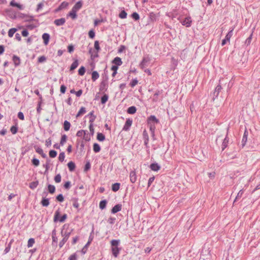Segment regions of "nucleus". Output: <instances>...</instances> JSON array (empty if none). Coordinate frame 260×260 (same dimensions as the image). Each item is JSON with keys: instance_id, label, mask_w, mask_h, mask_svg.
Segmentation results:
<instances>
[{"instance_id": "1", "label": "nucleus", "mask_w": 260, "mask_h": 260, "mask_svg": "<svg viewBox=\"0 0 260 260\" xmlns=\"http://www.w3.org/2000/svg\"><path fill=\"white\" fill-rule=\"evenodd\" d=\"M120 242V240H112L110 242L112 254L115 257H117L119 254L121 248L118 246Z\"/></svg>"}, {"instance_id": "2", "label": "nucleus", "mask_w": 260, "mask_h": 260, "mask_svg": "<svg viewBox=\"0 0 260 260\" xmlns=\"http://www.w3.org/2000/svg\"><path fill=\"white\" fill-rule=\"evenodd\" d=\"M67 218V215L66 214H63L60 216V211L59 209H58L54 213L53 220L55 222L59 221L60 222H63Z\"/></svg>"}, {"instance_id": "3", "label": "nucleus", "mask_w": 260, "mask_h": 260, "mask_svg": "<svg viewBox=\"0 0 260 260\" xmlns=\"http://www.w3.org/2000/svg\"><path fill=\"white\" fill-rule=\"evenodd\" d=\"M72 231L73 230H71L70 231H68V230H66V231H61V235L62 237H63V239L59 243V246L60 248H61L69 239Z\"/></svg>"}, {"instance_id": "4", "label": "nucleus", "mask_w": 260, "mask_h": 260, "mask_svg": "<svg viewBox=\"0 0 260 260\" xmlns=\"http://www.w3.org/2000/svg\"><path fill=\"white\" fill-rule=\"evenodd\" d=\"M107 73V71H106ZM104 73L106 74V70L104 71ZM108 76L107 74H105V77L104 79L102 81L100 85V91L102 92H105L107 91L108 87Z\"/></svg>"}, {"instance_id": "5", "label": "nucleus", "mask_w": 260, "mask_h": 260, "mask_svg": "<svg viewBox=\"0 0 260 260\" xmlns=\"http://www.w3.org/2000/svg\"><path fill=\"white\" fill-rule=\"evenodd\" d=\"M18 17L20 18L23 19L25 22H30L35 20L33 16L28 15L23 13H19Z\"/></svg>"}, {"instance_id": "6", "label": "nucleus", "mask_w": 260, "mask_h": 260, "mask_svg": "<svg viewBox=\"0 0 260 260\" xmlns=\"http://www.w3.org/2000/svg\"><path fill=\"white\" fill-rule=\"evenodd\" d=\"M150 60V58L148 56H144L139 64L140 68L144 70L147 66V63L149 62Z\"/></svg>"}, {"instance_id": "7", "label": "nucleus", "mask_w": 260, "mask_h": 260, "mask_svg": "<svg viewBox=\"0 0 260 260\" xmlns=\"http://www.w3.org/2000/svg\"><path fill=\"white\" fill-rule=\"evenodd\" d=\"M234 30V28H232L231 30H230L226 35L225 38L222 40L221 46H223L225 45L227 42H230V39L233 36V32Z\"/></svg>"}, {"instance_id": "8", "label": "nucleus", "mask_w": 260, "mask_h": 260, "mask_svg": "<svg viewBox=\"0 0 260 260\" xmlns=\"http://www.w3.org/2000/svg\"><path fill=\"white\" fill-rule=\"evenodd\" d=\"M147 121L148 124L154 123L156 124L159 122V120L154 115H151L148 117Z\"/></svg>"}, {"instance_id": "9", "label": "nucleus", "mask_w": 260, "mask_h": 260, "mask_svg": "<svg viewBox=\"0 0 260 260\" xmlns=\"http://www.w3.org/2000/svg\"><path fill=\"white\" fill-rule=\"evenodd\" d=\"M181 24L186 27H190L191 25L192 21L190 17H187L182 21Z\"/></svg>"}, {"instance_id": "10", "label": "nucleus", "mask_w": 260, "mask_h": 260, "mask_svg": "<svg viewBox=\"0 0 260 260\" xmlns=\"http://www.w3.org/2000/svg\"><path fill=\"white\" fill-rule=\"evenodd\" d=\"M133 123V120L132 119L128 118L126 119L125 124L122 128L123 131H127L129 129L130 127L131 126Z\"/></svg>"}, {"instance_id": "11", "label": "nucleus", "mask_w": 260, "mask_h": 260, "mask_svg": "<svg viewBox=\"0 0 260 260\" xmlns=\"http://www.w3.org/2000/svg\"><path fill=\"white\" fill-rule=\"evenodd\" d=\"M143 139L144 140V145L146 147H148L149 143V136L146 129L144 130L143 132Z\"/></svg>"}, {"instance_id": "12", "label": "nucleus", "mask_w": 260, "mask_h": 260, "mask_svg": "<svg viewBox=\"0 0 260 260\" xmlns=\"http://www.w3.org/2000/svg\"><path fill=\"white\" fill-rule=\"evenodd\" d=\"M122 206L121 204H116L111 209V213L112 214H115L117 212L121 210Z\"/></svg>"}, {"instance_id": "13", "label": "nucleus", "mask_w": 260, "mask_h": 260, "mask_svg": "<svg viewBox=\"0 0 260 260\" xmlns=\"http://www.w3.org/2000/svg\"><path fill=\"white\" fill-rule=\"evenodd\" d=\"M130 181L134 183L137 181V175L135 171H132L129 173Z\"/></svg>"}, {"instance_id": "14", "label": "nucleus", "mask_w": 260, "mask_h": 260, "mask_svg": "<svg viewBox=\"0 0 260 260\" xmlns=\"http://www.w3.org/2000/svg\"><path fill=\"white\" fill-rule=\"evenodd\" d=\"M66 22V19L64 18L56 19L54 20V24L57 26H60L63 25Z\"/></svg>"}, {"instance_id": "15", "label": "nucleus", "mask_w": 260, "mask_h": 260, "mask_svg": "<svg viewBox=\"0 0 260 260\" xmlns=\"http://www.w3.org/2000/svg\"><path fill=\"white\" fill-rule=\"evenodd\" d=\"M42 39L45 45H48L50 39V35L48 33H44L42 35Z\"/></svg>"}, {"instance_id": "16", "label": "nucleus", "mask_w": 260, "mask_h": 260, "mask_svg": "<svg viewBox=\"0 0 260 260\" xmlns=\"http://www.w3.org/2000/svg\"><path fill=\"white\" fill-rule=\"evenodd\" d=\"M149 167H150V169L153 171H157L160 168V166L157 163H156V162L151 164L150 165Z\"/></svg>"}, {"instance_id": "17", "label": "nucleus", "mask_w": 260, "mask_h": 260, "mask_svg": "<svg viewBox=\"0 0 260 260\" xmlns=\"http://www.w3.org/2000/svg\"><path fill=\"white\" fill-rule=\"evenodd\" d=\"M229 139L228 137V136L225 137V138L224 139L222 145H221V149L222 151H223L226 147L228 146V144L229 143Z\"/></svg>"}, {"instance_id": "18", "label": "nucleus", "mask_w": 260, "mask_h": 260, "mask_svg": "<svg viewBox=\"0 0 260 260\" xmlns=\"http://www.w3.org/2000/svg\"><path fill=\"white\" fill-rule=\"evenodd\" d=\"M49 199L43 197L41 201V204L43 207H47L49 205Z\"/></svg>"}, {"instance_id": "19", "label": "nucleus", "mask_w": 260, "mask_h": 260, "mask_svg": "<svg viewBox=\"0 0 260 260\" xmlns=\"http://www.w3.org/2000/svg\"><path fill=\"white\" fill-rule=\"evenodd\" d=\"M112 63H114L115 66H119L122 63L121 59L119 57H116L112 61Z\"/></svg>"}, {"instance_id": "20", "label": "nucleus", "mask_w": 260, "mask_h": 260, "mask_svg": "<svg viewBox=\"0 0 260 260\" xmlns=\"http://www.w3.org/2000/svg\"><path fill=\"white\" fill-rule=\"evenodd\" d=\"M221 89H222V87L220 85H217V86L216 87V88L214 90V93H213L214 96L215 98L218 97L219 93L220 92Z\"/></svg>"}, {"instance_id": "21", "label": "nucleus", "mask_w": 260, "mask_h": 260, "mask_svg": "<svg viewBox=\"0 0 260 260\" xmlns=\"http://www.w3.org/2000/svg\"><path fill=\"white\" fill-rule=\"evenodd\" d=\"M94 111H92L90 112L88 116H90L89 121V122L90 124H93V122L94 121L95 119H96V116L94 115Z\"/></svg>"}, {"instance_id": "22", "label": "nucleus", "mask_w": 260, "mask_h": 260, "mask_svg": "<svg viewBox=\"0 0 260 260\" xmlns=\"http://www.w3.org/2000/svg\"><path fill=\"white\" fill-rule=\"evenodd\" d=\"M79 65V61L78 59H75L74 62L72 63L70 67V71H74L75 69L77 68Z\"/></svg>"}, {"instance_id": "23", "label": "nucleus", "mask_w": 260, "mask_h": 260, "mask_svg": "<svg viewBox=\"0 0 260 260\" xmlns=\"http://www.w3.org/2000/svg\"><path fill=\"white\" fill-rule=\"evenodd\" d=\"M12 59L16 67L18 66L20 64V58L17 56L14 55Z\"/></svg>"}, {"instance_id": "24", "label": "nucleus", "mask_w": 260, "mask_h": 260, "mask_svg": "<svg viewBox=\"0 0 260 260\" xmlns=\"http://www.w3.org/2000/svg\"><path fill=\"white\" fill-rule=\"evenodd\" d=\"M72 201L73 202V206L79 210V204L78 203V198H72Z\"/></svg>"}, {"instance_id": "25", "label": "nucleus", "mask_w": 260, "mask_h": 260, "mask_svg": "<svg viewBox=\"0 0 260 260\" xmlns=\"http://www.w3.org/2000/svg\"><path fill=\"white\" fill-rule=\"evenodd\" d=\"M247 136H248V133L246 131H245L244 133V135H243V136L242 138V142H241L242 147H243L246 144V143L247 140Z\"/></svg>"}, {"instance_id": "26", "label": "nucleus", "mask_w": 260, "mask_h": 260, "mask_svg": "<svg viewBox=\"0 0 260 260\" xmlns=\"http://www.w3.org/2000/svg\"><path fill=\"white\" fill-rule=\"evenodd\" d=\"M82 5L83 4L81 1H78L75 4V5L73 6L72 8L75 10L76 11H78L82 8Z\"/></svg>"}, {"instance_id": "27", "label": "nucleus", "mask_w": 260, "mask_h": 260, "mask_svg": "<svg viewBox=\"0 0 260 260\" xmlns=\"http://www.w3.org/2000/svg\"><path fill=\"white\" fill-rule=\"evenodd\" d=\"M67 165L70 172H73L75 170L76 165L73 161H70L69 162H68Z\"/></svg>"}, {"instance_id": "28", "label": "nucleus", "mask_w": 260, "mask_h": 260, "mask_svg": "<svg viewBox=\"0 0 260 260\" xmlns=\"http://www.w3.org/2000/svg\"><path fill=\"white\" fill-rule=\"evenodd\" d=\"M52 244L55 243L56 244L57 243V238L56 236V230L54 229L52 232Z\"/></svg>"}, {"instance_id": "29", "label": "nucleus", "mask_w": 260, "mask_h": 260, "mask_svg": "<svg viewBox=\"0 0 260 260\" xmlns=\"http://www.w3.org/2000/svg\"><path fill=\"white\" fill-rule=\"evenodd\" d=\"M162 90H157L155 93L153 95V98L152 101L154 102H156L158 101V96L162 93Z\"/></svg>"}, {"instance_id": "30", "label": "nucleus", "mask_w": 260, "mask_h": 260, "mask_svg": "<svg viewBox=\"0 0 260 260\" xmlns=\"http://www.w3.org/2000/svg\"><path fill=\"white\" fill-rule=\"evenodd\" d=\"M136 111H137L136 107L135 106H133L129 107L127 109V113L130 114H133L136 112Z\"/></svg>"}, {"instance_id": "31", "label": "nucleus", "mask_w": 260, "mask_h": 260, "mask_svg": "<svg viewBox=\"0 0 260 260\" xmlns=\"http://www.w3.org/2000/svg\"><path fill=\"white\" fill-rule=\"evenodd\" d=\"M96 139L98 141L103 142L105 140V136L101 133H98Z\"/></svg>"}, {"instance_id": "32", "label": "nucleus", "mask_w": 260, "mask_h": 260, "mask_svg": "<svg viewBox=\"0 0 260 260\" xmlns=\"http://www.w3.org/2000/svg\"><path fill=\"white\" fill-rule=\"evenodd\" d=\"M77 12V11L72 8L69 14V16L71 17L73 19H75L77 18V16L76 14Z\"/></svg>"}, {"instance_id": "33", "label": "nucleus", "mask_w": 260, "mask_h": 260, "mask_svg": "<svg viewBox=\"0 0 260 260\" xmlns=\"http://www.w3.org/2000/svg\"><path fill=\"white\" fill-rule=\"evenodd\" d=\"M120 184L119 183H115L112 186V190L116 192L119 189Z\"/></svg>"}, {"instance_id": "34", "label": "nucleus", "mask_w": 260, "mask_h": 260, "mask_svg": "<svg viewBox=\"0 0 260 260\" xmlns=\"http://www.w3.org/2000/svg\"><path fill=\"white\" fill-rule=\"evenodd\" d=\"M107 203V202L106 200H104L100 201V204H99L100 208L101 210L104 209L106 207Z\"/></svg>"}, {"instance_id": "35", "label": "nucleus", "mask_w": 260, "mask_h": 260, "mask_svg": "<svg viewBox=\"0 0 260 260\" xmlns=\"http://www.w3.org/2000/svg\"><path fill=\"white\" fill-rule=\"evenodd\" d=\"M99 77V74L97 71H93L91 74V78L93 81H95Z\"/></svg>"}, {"instance_id": "36", "label": "nucleus", "mask_w": 260, "mask_h": 260, "mask_svg": "<svg viewBox=\"0 0 260 260\" xmlns=\"http://www.w3.org/2000/svg\"><path fill=\"white\" fill-rule=\"evenodd\" d=\"M70 127H71L70 123L68 121L65 120L64 121V123H63V128H64V131H69L70 128Z\"/></svg>"}, {"instance_id": "37", "label": "nucleus", "mask_w": 260, "mask_h": 260, "mask_svg": "<svg viewBox=\"0 0 260 260\" xmlns=\"http://www.w3.org/2000/svg\"><path fill=\"white\" fill-rule=\"evenodd\" d=\"M93 150L94 152L98 153L101 150V147L98 143H94L93 145Z\"/></svg>"}, {"instance_id": "38", "label": "nucleus", "mask_w": 260, "mask_h": 260, "mask_svg": "<svg viewBox=\"0 0 260 260\" xmlns=\"http://www.w3.org/2000/svg\"><path fill=\"white\" fill-rule=\"evenodd\" d=\"M109 96L108 94H104L102 97L101 102L102 104H105L108 100Z\"/></svg>"}, {"instance_id": "39", "label": "nucleus", "mask_w": 260, "mask_h": 260, "mask_svg": "<svg viewBox=\"0 0 260 260\" xmlns=\"http://www.w3.org/2000/svg\"><path fill=\"white\" fill-rule=\"evenodd\" d=\"M48 190L50 193L53 194L55 192V187L53 185L48 184Z\"/></svg>"}, {"instance_id": "40", "label": "nucleus", "mask_w": 260, "mask_h": 260, "mask_svg": "<svg viewBox=\"0 0 260 260\" xmlns=\"http://www.w3.org/2000/svg\"><path fill=\"white\" fill-rule=\"evenodd\" d=\"M67 140V136L66 135L64 134L61 136L60 142V145L61 146H63L64 143L66 142Z\"/></svg>"}, {"instance_id": "41", "label": "nucleus", "mask_w": 260, "mask_h": 260, "mask_svg": "<svg viewBox=\"0 0 260 260\" xmlns=\"http://www.w3.org/2000/svg\"><path fill=\"white\" fill-rule=\"evenodd\" d=\"M243 193H244L243 189H241L238 193V194L234 200V203L236 202L237 201L239 200V199H240L242 197Z\"/></svg>"}, {"instance_id": "42", "label": "nucleus", "mask_w": 260, "mask_h": 260, "mask_svg": "<svg viewBox=\"0 0 260 260\" xmlns=\"http://www.w3.org/2000/svg\"><path fill=\"white\" fill-rule=\"evenodd\" d=\"M86 113V109L85 107H82L79 110V111H78L77 114V117H78V116H80L84 114H85Z\"/></svg>"}, {"instance_id": "43", "label": "nucleus", "mask_w": 260, "mask_h": 260, "mask_svg": "<svg viewBox=\"0 0 260 260\" xmlns=\"http://www.w3.org/2000/svg\"><path fill=\"white\" fill-rule=\"evenodd\" d=\"M91 168V165L89 160H87L86 162V164L85 165L84 168V172H87Z\"/></svg>"}, {"instance_id": "44", "label": "nucleus", "mask_w": 260, "mask_h": 260, "mask_svg": "<svg viewBox=\"0 0 260 260\" xmlns=\"http://www.w3.org/2000/svg\"><path fill=\"white\" fill-rule=\"evenodd\" d=\"M17 31V29L15 28H12L9 29L8 31V36L11 38L13 36L14 33Z\"/></svg>"}, {"instance_id": "45", "label": "nucleus", "mask_w": 260, "mask_h": 260, "mask_svg": "<svg viewBox=\"0 0 260 260\" xmlns=\"http://www.w3.org/2000/svg\"><path fill=\"white\" fill-rule=\"evenodd\" d=\"M118 70V67L115 65H113L111 67V70L113 71V73L112 74V77H115L116 74H117V71Z\"/></svg>"}, {"instance_id": "46", "label": "nucleus", "mask_w": 260, "mask_h": 260, "mask_svg": "<svg viewBox=\"0 0 260 260\" xmlns=\"http://www.w3.org/2000/svg\"><path fill=\"white\" fill-rule=\"evenodd\" d=\"M85 73V68L83 66H81L78 70V74L80 76H83Z\"/></svg>"}, {"instance_id": "47", "label": "nucleus", "mask_w": 260, "mask_h": 260, "mask_svg": "<svg viewBox=\"0 0 260 260\" xmlns=\"http://www.w3.org/2000/svg\"><path fill=\"white\" fill-rule=\"evenodd\" d=\"M119 17L121 19L126 18L127 17L126 12L124 10H122L119 14Z\"/></svg>"}, {"instance_id": "48", "label": "nucleus", "mask_w": 260, "mask_h": 260, "mask_svg": "<svg viewBox=\"0 0 260 260\" xmlns=\"http://www.w3.org/2000/svg\"><path fill=\"white\" fill-rule=\"evenodd\" d=\"M38 184H39L38 181L32 182L29 184V187L31 189H34L37 187Z\"/></svg>"}, {"instance_id": "49", "label": "nucleus", "mask_w": 260, "mask_h": 260, "mask_svg": "<svg viewBox=\"0 0 260 260\" xmlns=\"http://www.w3.org/2000/svg\"><path fill=\"white\" fill-rule=\"evenodd\" d=\"M49 155L50 157L54 158L57 155V152L54 150H51L49 152Z\"/></svg>"}, {"instance_id": "50", "label": "nucleus", "mask_w": 260, "mask_h": 260, "mask_svg": "<svg viewBox=\"0 0 260 260\" xmlns=\"http://www.w3.org/2000/svg\"><path fill=\"white\" fill-rule=\"evenodd\" d=\"M10 131L12 134H16L18 132V127L16 125L12 126L10 128Z\"/></svg>"}, {"instance_id": "51", "label": "nucleus", "mask_w": 260, "mask_h": 260, "mask_svg": "<svg viewBox=\"0 0 260 260\" xmlns=\"http://www.w3.org/2000/svg\"><path fill=\"white\" fill-rule=\"evenodd\" d=\"M35 239L34 238H30L27 242V247L28 248L31 247L35 243Z\"/></svg>"}, {"instance_id": "52", "label": "nucleus", "mask_w": 260, "mask_h": 260, "mask_svg": "<svg viewBox=\"0 0 260 260\" xmlns=\"http://www.w3.org/2000/svg\"><path fill=\"white\" fill-rule=\"evenodd\" d=\"M86 131L84 130H80L78 131L76 134V136L79 137H81L82 136L85 135L86 134Z\"/></svg>"}, {"instance_id": "53", "label": "nucleus", "mask_w": 260, "mask_h": 260, "mask_svg": "<svg viewBox=\"0 0 260 260\" xmlns=\"http://www.w3.org/2000/svg\"><path fill=\"white\" fill-rule=\"evenodd\" d=\"M54 181L56 183H60L61 180V177L60 174L56 175L54 177Z\"/></svg>"}, {"instance_id": "54", "label": "nucleus", "mask_w": 260, "mask_h": 260, "mask_svg": "<svg viewBox=\"0 0 260 260\" xmlns=\"http://www.w3.org/2000/svg\"><path fill=\"white\" fill-rule=\"evenodd\" d=\"M77 145H80V149L81 151H83L84 147V144L82 141H80L79 140H77Z\"/></svg>"}, {"instance_id": "55", "label": "nucleus", "mask_w": 260, "mask_h": 260, "mask_svg": "<svg viewBox=\"0 0 260 260\" xmlns=\"http://www.w3.org/2000/svg\"><path fill=\"white\" fill-rule=\"evenodd\" d=\"M65 158V154L64 152H60L59 155L58 160L60 162H62Z\"/></svg>"}, {"instance_id": "56", "label": "nucleus", "mask_w": 260, "mask_h": 260, "mask_svg": "<svg viewBox=\"0 0 260 260\" xmlns=\"http://www.w3.org/2000/svg\"><path fill=\"white\" fill-rule=\"evenodd\" d=\"M31 162L36 167L38 166L40 164L39 160L36 158H32V159L31 160Z\"/></svg>"}, {"instance_id": "57", "label": "nucleus", "mask_w": 260, "mask_h": 260, "mask_svg": "<svg viewBox=\"0 0 260 260\" xmlns=\"http://www.w3.org/2000/svg\"><path fill=\"white\" fill-rule=\"evenodd\" d=\"M132 17L135 20H138L140 19L139 15L137 12L133 13L132 14Z\"/></svg>"}, {"instance_id": "58", "label": "nucleus", "mask_w": 260, "mask_h": 260, "mask_svg": "<svg viewBox=\"0 0 260 260\" xmlns=\"http://www.w3.org/2000/svg\"><path fill=\"white\" fill-rule=\"evenodd\" d=\"M138 80L136 78V79H134L131 82L130 86L132 87H134V86H135L138 84Z\"/></svg>"}, {"instance_id": "59", "label": "nucleus", "mask_w": 260, "mask_h": 260, "mask_svg": "<svg viewBox=\"0 0 260 260\" xmlns=\"http://www.w3.org/2000/svg\"><path fill=\"white\" fill-rule=\"evenodd\" d=\"M56 199L59 202H62L64 201V197L62 194H59L56 197Z\"/></svg>"}, {"instance_id": "60", "label": "nucleus", "mask_w": 260, "mask_h": 260, "mask_svg": "<svg viewBox=\"0 0 260 260\" xmlns=\"http://www.w3.org/2000/svg\"><path fill=\"white\" fill-rule=\"evenodd\" d=\"M148 124L149 126V129H150V132H155V130L156 128L155 124L153 123V124Z\"/></svg>"}, {"instance_id": "61", "label": "nucleus", "mask_w": 260, "mask_h": 260, "mask_svg": "<svg viewBox=\"0 0 260 260\" xmlns=\"http://www.w3.org/2000/svg\"><path fill=\"white\" fill-rule=\"evenodd\" d=\"M94 48L97 51V52H99L101 48H100V47L99 45V42L98 41H95L94 42Z\"/></svg>"}, {"instance_id": "62", "label": "nucleus", "mask_w": 260, "mask_h": 260, "mask_svg": "<svg viewBox=\"0 0 260 260\" xmlns=\"http://www.w3.org/2000/svg\"><path fill=\"white\" fill-rule=\"evenodd\" d=\"M34 148H35V149L36 150V152H37L39 154H41V153H43V149L41 148H40V147H38L37 146H35Z\"/></svg>"}, {"instance_id": "63", "label": "nucleus", "mask_w": 260, "mask_h": 260, "mask_svg": "<svg viewBox=\"0 0 260 260\" xmlns=\"http://www.w3.org/2000/svg\"><path fill=\"white\" fill-rule=\"evenodd\" d=\"M89 37L91 39H93L95 37V32L93 29L90 30L88 32Z\"/></svg>"}, {"instance_id": "64", "label": "nucleus", "mask_w": 260, "mask_h": 260, "mask_svg": "<svg viewBox=\"0 0 260 260\" xmlns=\"http://www.w3.org/2000/svg\"><path fill=\"white\" fill-rule=\"evenodd\" d=\"M69 260H77V255L76 253L71 255L69 257Z\"/></svg>"}]
</instances>
